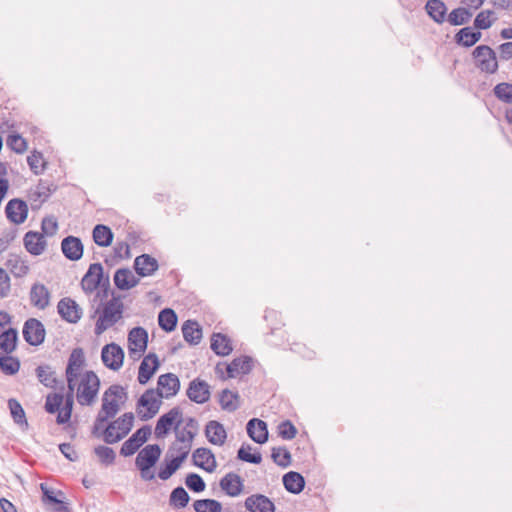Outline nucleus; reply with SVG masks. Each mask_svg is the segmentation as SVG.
Listing matches in <instances>:
<instances>
[{
    "instance_id": "1",
    "label": "nucleus",
    "mask_w": 512,
    "mask_h": 512,
    "mask_svg": "<svg viewBox=\"0 0 512 512\" xmlns=\"http://www.w3.org/2000/svg\"><path fill=\"white\" fill-rule=\"evenodd\" d=\"M85 366L83 350L81 348L73 349L65 371L68 392L62 410L57 415L58 424L69 421L74 403V393L81 406H91L96 402L100 380L93 371L86 370Z\"/></svg>"
},
{
    "instance_id": "2",
    "label": "nucleus",
    "mask_w": 512,
    "mask_h": 512,
    "mask_svg": "<svg viewBox=\"0 0 512 512\" xmlns=\"http://www.w3.org/2000/svg\"><path fill=\"white\" fill-rule=\"evenodd\" d=\"M127 399L125 389L120 385L110 386L103 394L101 409L95 421V430L114 417Z\"/></svg>"
},
{
    "instance_id": "3",
    "label": "nucleus",
    "mask_w": 512,
    "mask_h": 512,
    "mask_svg": "<svg viewBox=\"0 0 512 512\" xmlns=\"http://www.w3.org/2000/svg\"><path fill=\"white\" fill-rule=\"evenodd\" d=\"M97 313L99 317L95 325V334L101 335L122 318L123 303L120 299L112 298L104 304L101 311L97 309L95 314Z\"/></svg>"
},
{
    "instance_id": "4",
    "label": "nucleus",
    "mask_w": 512,
    "mask_h": 512,
    "mask_svg": "<svg viewBox=\"0 0 512 512\" xmlns=\"http://www.w3.org/2000/svg\"><path fill=\"white\" fill-rule=\"evenodd\" d=\"M161 448L157 444H150L141 449L135 459V465L140 471V476L145 481L155 478L152 470L161 456Z\"/></svg>"
},
{
    "instance_id": "5",
    "label": "nucleus",
    "mask_w": 512,
    "mask_h": 512,
    "mask_svg": "<svg viewBox=\"0 0 512 512\" xmlns=\"http://www.w3.org/2000/svg\"><path fill=\"white\" fill-rule=\"evenodd\" d=\"M134 415L125 413L115 421L111 422L104 431V441L109 444L122 440L133 426Z\"/></svg>"
},
{
    "instance_id": "6",
    "label": "nucleus",
    "mask_w": 512,
    "mask_h": 512,
    "mask_svg": "<svg viewBox=\"0 0 512 512\" xmlns=\"http://www.w3.org/2000/svg\"><path fill=\"white\" fill-rule=\"evenodd\" d=\"M161 404L160 395L154 389H149L139 398L137 413L142 420H149L158 413Z\"/></svg>"
},
{
    "instance_id": "7",
    "label": "nucleus",
    "mask_w": 512,
    "mask_h": 512,
    "mask_svg": "<svg viewBox=\"0 0 512 512\" xmlns=\"http://www.w3.org/2000/svg\"><path fill=\"white\" fill-rule=\"evenodd\" d=\"M182 422V412L178 407L172 408L158 419L154 434L158 439H162L168 435L171 430L175 431V427H179Z\"/></svg>"
},
{
    "instance_id": "8",
    "label": "nucleus",
    "mask_w": 512,
    "mask_h": 512,
    "mask_svg": "<svg viewBox=\"0 0 512 512\" xmlns=\"http://www.w3.org/2000/svg\"><path fill=\"white\" fill-rule=\"evenodd\" d=\"M476 65L486 73H494L498 69L497 57L489 46L480 45L473 52Z\"/></svg>"
},
{
    "instance_id": "9",
    "label": "nucleus",
    "mask_w": 512,
    "mask_h": 512,
    "mask_svg": "<svg viewBox=\"0 0 512 512\" xmlns=\"http://www.w3.org/2000/svg\"><path fill=\"white\" fill-rule=\"evenodd\" d=\"M147 331L142 327L133 328L128 334V351L131 357L139 358L146 350Z\"/></svg>"
},
{
    "instance_id": "10",
    "label": "nucleus",
    "mask_w": 512,
    "mask_h": 512,
    "mask_svg": "<svg viewBox=\"0 0 512 512\" xmlns=\"http://www.w3.org/2000/svg\"><path fill=\"white\" fill-rule=\"evenodd\" d=\"M101 359L107 368L117 371L123 365L124 351L116 343L107 344L102 348Z\"/></svg>"
},
{
    "instance_id": "11",
    "label": "nucleus",
    "mask_w": 512,
    "mask_h": 512,
    "mask_svg": "<svg viewBox=\"0 0 512 512\" xmlns=\"http://www.w3.org/2000/svg\"><path fill=\"white\" fill-rule=\"evenodd\" d=\"M150 435L151 428L149 426L141 427L123 443L120 453L123 456L133 455L147 441Z\"/></svg>"
},
{
    "instance_id": "12",
    "label": "nucleus",
    "mask_w": 512,
    "mask_h": 512,
    "mask_svg": "<svg viewBox=\"0 0 512 512\" xmlns=\"http://www.w3.org/2000/svg\"><path fill=\"white\" fill-rule=\"evenodd\" d=\"M23 337L30 345H40L45 338L43 324L35 318L28 319L23 327Z\"/></svg>"
},
{
    "instance_id": "13",
    "label": "nucleus",
    "mask_w": 512,
    "mask_h": 512,
    "mask_svg": "<svg viewBox=\"0 0 512 512\" xmlns=\"http://www.w3.org/2000/svg\"><path fill=\"white\" fill-rule=\"evenodd\" d=\"M180 389L179 378L173 373L160 375L155 390L161 398H171L175 396Z\"/></svg>"
},
{
    "instance_id": "14",
    "label": "nucleus",
    "mask_w": 512,
    "mask_h": 512,
    "mask_svg": "<svg viewBox=\"0 0 512 512\" xmlns=\"http://www.w3.org/2000/svg\"><path fill=\"white\" fill-rule=\"evenodd\" d=\"M60 316L70 323H77L82 317L81 307L71 298H63L57 305Z\"/></svg>"
},
{
    "instance_id": "15",
    "label": "nucleus",
    "mask_w": 512,
    "mask_h": 512,
    "mask_svg": "<svg viewBox=\"0 0 512 512\" xmlns=\"http://www.w3.org/2000/svg\"><path fill=\"white\" fill-rule=\"evenodd\" d=\"M103 277V267L99 263L91 264L81 281V287L85 293L94 292Z\"/></svg>"
},
{
    "instance_id": "16",
    "label": "nucleus",
    "mask_w": 512,
    "mask_h": 512,
    "mask_svg": "<svg viewBox=\"0 0 512 512\" xmlns=\"http://www.w3.org/2000/svg\"><path fill=\"white\" fill-rule=\"evenodd\" d=\"M159 366L160 363L156 354L149 353L146 355L139 366V383L143 385L146 384L153 377Z\"/></svg>"
},
{
    "instance_id": "17",
    "label": "nucleus",
    "mask_w": 512,
    "mask_h": 512,
    "mask_svg": "<svg viewBox=\"0 0 512 512\" xmlns=\"http://www.w3.org/2000/svg\"><path fill=\"white\" fill-rule=\"evenodd\" d=\"M220 488L225 492L226 495L230 497L239 496L244 489V481L243 479L236 473L230 472L227 473L220 480Z\"/></svg>"
},
{
    "instance_id": "18",
    "label": "nucleus",
    "mask_w": 512,
    "mask_h": 512,
    "mask_svg": "<svg viewBox=\"0 0 512 512\" xmlns=\"http://www.w3.org/2000/svg\"><path fill=\"white\" fill-rule=\"evenodd\" d=\"M187 396L193 402L205 403L210 398V386L203 380L194 379L189 384Z\"/></svg>"
},
{
    "instance_id": "19",
    "label": "nucleus",
    "mask_w": 512,
    "mask_h": 512,
    "mask_svg": "<svg viewBox=\"0 0 512 512\" xmlns=\"http://www.w3.org/2000/svg\"><path fill=\"white\" fill-rule=\"evenodd\" d=\"M5 212L7 218L11 222L15 224H21L27 218L28 207L24 201L20 199H12L7 203Z\"/></svg>"
},
{
    "instance_id": "20",
    "label": "nucleus",
    "mask_w": 512,
    "mask_h": 512,
    "mask_svg": "<svg viewBox=\"0 0 512 512\" xmlns=\"http://www.w3.org/2000/svg\"><path fill=\"white\" fill-rule=\"evenodd\" d=\"M246 510L249 512H274V503L265 495L254 494L246 498L244 502Z\"/></svg>"
},
{
    "instance_id": "21",
    "label": "nucleus",
    "mask_w": 512,
    "mask_h": 512,
    "mask_svg": "<svg viewBox=\"0 0 512 512\" xmlns=\"http://www.w3.org/2000/svg\"><path fill=\"white\" fill-rule=\"evenodd\" d=\"M61 249L66 258L72 261L79 260L83 255V244L74 236H68L62 240Z\"/></svg>"
},
{
    "instance_id": "22",
    "label": "nucleus",
    "mask_w": 512,
    "mask_h": 512,
    "mask_svg": "<svg viewBox=\"0 0 512 512\" xmlns=\"http://www.w3.org/2000/svg\"><path fill=\"white\" fill-rule=\"evenodd\" d=\"M192 458L196 466L206 470L207 472H213L217 467L215 456L211 450L207 448L196 449L193 452Z\"/></svg>"
},
{
    "instance_id": "23",
    "label": "nucleus",
    "mask_w": 512,
    "mask_h": 512,
    "mask_svg": "<svg viewBox=\"0 0 512 512\" xmlns=\"http://www.w3.org/2000/svg\"><path fill=\"white\" fill-rule=\"evenodd\" d=\"M205 435L211 444L217 446H222L227 438L224 426L215 420L209 421L206 424Z\"/></svg>"
},
{
    "instance_id": "24",
    "label": "nucleus",
    "mask_w": 512,
    "mask_h": 512,
    "mask_svg": "<svg viewBox=\"0 0 512 512\" xmlns=\"http://www.w3.org/2000/svg\"><path fill=\"white\" fill-rule=\"evenodd\" d=\"M31 304L38 309H45L50 302V293L48 288L41 283H35L30 290Z\"/></svg>"
},
{
    "instance_id": "25",
    "label": "nucleus",
    "mask_w": 512,
    "mask_h": 512,
    "mask_svg": "<svg viewBox=\"0 0 512 512\" xmlns=\"http://www.w3.org/2000/svg\"><path fill=\"white\" fill-rule=\"evenodd\" d=\"M247 433L253 441L263 444L268 439L267 424L257 418L251 419L247 423Z\"/></svg>"
},
{
    "instance_id": "26",
    "label": "nucleus",
    "mask_w": 512,
    "mask_h": 512,
    "mask_svg": "<svg viewBox=\"0 0 512 512\" xmlns=\"http://www.w3.org/2000/svg\"><path fill=\"white\" fill-rule=\"evenodd\" d=\"M114 283L120 290H129L138 285L139 278L130 269L121 268L115 272Z\"/></svg>"
},
{
    "instance_id": "27",
    "label": "nucleus",
    "mask_w": 512,
    "mask_h": 512,
    "mask_svg": "<svg viewBox=\"0 0 512 512\" xmlns=\"http://www.w3.org/2000/svg\"><path fill=\"white\" fill-rule=\"evenodd\" d=\"M134 268L140 276H151L158 269V262L150 255L143 254L136 257Z\"/></svg>"
},
{
    "instance_id": "28",
    "label": "nucleus",
    "mask_w": 512,
    "mask_h": 512,
    "mask_svg": "<svg viewBox=\"0 0 512 512\" xmlns=\"http://www.w3.org/2000/svg\"><path fill=\"white\" fill-rule=\"evenodd\" d=\"M251 368V359L246 356L236 358L225 366L228 378H235L240 374H247L250 372Z\"/></svg>"
},
{
    "instance_id": "29",
    "label": "nucleus",
    "mask_w": 512,
    "mask_h": 512,
    "mask_svg": "<svg viewBox=\"0 0 512 512\" xmlns=\"http://www.w3.org/2000/svg\"><path fill=\"white\" fill-rule=\"evenodd\" d=\"M24 244L28 252L33 255H40L45 249V239L37 232H28L24 237Z\"/></svg>"
},
{
    "instance_id": "30",
    "label": "nucleus",
    "mask_w": 512,
    "mask_h": 512,
    "mask_svg": "<svg viewBox=\"0 0 512 512\" xmlns=\"http://www.w3.org/2000/svg\"><path fill=\"white\" fill-rule=\"evenodd\" d=\"M211 349L220 356H226L233 350L231 340L224 334L214 333L211 337Z\"/></svg>"
},
{
    "instance_id": "31",
    "label": "nucleus",
    "mask_w": 512,
    "mask_h": 512,
    "mask_svg": "<svg viewBox=\"0 0 512 512\" xmlns=\"http://www.w3.org/2000/svg\"><path fill=\"white\" fill-rule=\"evenodd\" d=\"M219 403L223 410L234 412L240 406V397L237 392L224 389L219 395Z\"/></svg>"
},
{
    "instance_id": "32",
    "label": "nucleus",
    "mask_w": 512,
    "mask_h": 512,
    "mask_svg": "<svg viewBox=\"0 0 512 512\" xmlns=\"http://www.w3.org/2000/svg\"><path fill=\"white\" fill-rule=\"evenodd\" d=\"M195 435L196 427L193 419H189L188 422L182 427H175L176 441L179 443L192 445Z\"/></svg>"
},
{
    "instance_id": "33",
    "label": "nucleus",
    "mask_w": 512,
    "mask_h": 512,
    "mask_svg": "<svg viewBox=\"0 0 512 512\" xmlns=\"http://www.w3.org/2000/svg\"><path fill=\"white\" fill-rule=\"evenodd\" d=\"M184 339L190 344H198L202 338V329L195 321L188 320L182 326Z\"/></svg>"
},
{
    "instance_id": "34",
    "label": "nucleus",
    "mask_w": 512,
    "mask_h": 512,
    "mask_svg": "<svg viewBox=\"0 0 512 512\" xmlns=\"http://www.w3.org/2000/svg\"><path fill=\"white\" fill-rule=\"evenodd\" d=\"M285 488L291 493H300L305 485L304 478L297 472H288L283 477Z\"/></svg>"
},
{
    "instance_id": "35",
    "label": "nucleus",
    "mask_w": 512,
    "mask_h": 512,
    "mask_svg": "<svg viewBox=\"0 0 512 512\" xmlns=\"http://www.w3.org/2000/svg\"><path fill=\"white\" fill-rule=\"evenodd\" d=\"M93 240L100 247H107L112 243L113 233L105 225H96L93 229Z\"/></svg>"
},
{
    "instance_id": "36",
    "label": "nucleus",
    "mask_w": 512,
    "mask_h": 512,
    "mask_svg": "<svg viewBox=\"0 0 512 512\" xmlns=\"http://www.w3.org/2000/svg\"><path fill=\"white\" fill-rule=\"evenodd\" d=\"M18 333L16 329L8 330L0 335V354H9L16 348Z\"/></svg>"
},
{
    "instance_id": "37",
    "label": "nucleus",
    "mask_w": 512,
    "mask_h": 512,
    "mask_svg": "<svg viewBox=\"0 0 512 512\" xmlns=\"http://www.w3.org/2000/svg\"><path fill=\"white\" fill-rule=\"evenodd\" d=\"M426 11L437 23H442L446 15V6L440 0H429L426 4Z\"/></svg>"
},
{
    "instance_id": "38",
    "label": "nucleus",
    "mask_w": 512,
    "mask_h": 512,
    "mask_svg": "<svg viewBox=\"0 0 512 512\" xmlns=\"http://www.w3.org/2000/svg\"><path fill=\"white\" fill-rule=\"evenodd\" d=\"M7 268L9 269V271L15 276V277H23L25 276L28 271H29V267L28 265L25 263L24 260H22L19 256H16V255H12L8 260H7Z\"/></svg>"
},
{
    "instance_id": "39",
    "label": "nucleus",
    "mask_w": 512,
    "mask_h": 512,
    "mask_svg": "<svg viewBox=\"0 0 512 512\" xmlns=\"http://www.w3.org/2000/svg\"><path fill=\"white\" fill-rule=\"evenodd\" d=\"M456 37L458 43L462 44L463 46L470 47L481 38V33L479 31L473 30L470 27H465L457 33Z\"/></svg>"
},
{
    "instance_id": "40",
    "label": "nucleus",
    "mask_w": 512,
    "mask_h": 512,
    "mask_svg": "<svg viewBox=\"0 0 512 512\" xmlns=\"http://www.w3.org/2000/svg\"><path fill=\"white\" fill-rule=\"evenodd\" d=\"M158 322L163 330L170 332L176 327L177 316L172 309L166 308L159 313Z\"/></svg>"
},
{
    "instance_id": "41",
    "label": "nucleus",
    "mask_w": 512,
    "mask_h": 512,
    "mask_svg": "<svg viewBox=\"0 0 512 512\" xmlns=\"http://www.w3.org/2000/svg\"><path fill=\"white\" fill-rule=\"evenodd\" d=\"M39 381L46 387L54 388L57 384L55 371L50 366H39L36 369Z\"/></svg>"
},
{
    "instance_id": "42",
    "label": "nucleus",
    "mask_w": 512,
    "mask_h": 512,
    "mask_svg": "<svg viewBox=\"0 0 512 512\" xmlns=\"http://www.w3.org/2000/svg\"><path fill=\"white\" fill-rule=\"evenodd\" d=\"M196 512H221L222 504L214 499L196 500L193 504Z\"/></svg>"
},
{
    "instance_id": "43",
    "label": "nucleus",
    "mask_w": 512,
    "mask_h": 512,
    "mask_svg": "<svg viewBox=\"0 0 512 512\" xmlns=\"http://www.w3.org/2000/svg\"><path fill=\"white\" fill-rule=\"evenodd\" d=\"M27 163L31 169V171L35 175H40L43 173V171L46 168V161L43 158V155L40 152L33 151L28 157H27Z\"/></svg>"
},
{
    "instance_id": "44",
    "label": "nucleus",
    "mask_w": 512,
    "mask_h": 512,
    "mask_svg": "<svg viewBox=\"0 0 512 512\" xmlns=\"http://www.w3.org/2000/svg\"><path fill=\"white\" fill-rule=\"evenodd\" d=\"M7 146L18 154H22L27 150L26 140L18 133H11L6 140Z\"/></svg>"
},
{
    "instance_id": "45",
    "label": "nucleus",
    "mask_w": 512,
    "mask_h": 512,
    "mask_svg": "<svg viewBox=\"0 0 512 512\" xmlns=\"http://www.w3.org/2000/svg\"><path fill=\"white\" fill-rule=\"evenodd\" d=\"M8 406L15 423H17L20 426H27L25 412L20 403L15 399H10L8 402Z\"/></svg>"
},
{
    "instance_id": "46",
    "label": "nucleus",
    "mask_w": 512,
    "mask_h": 512,
    "mask_svg": "<svg viewBox=\"0 0 512 512\" xmlns=\"http://www.w3.org/2000/svg\"><path fill=\"white\" fill-rule=\"evenodd\" d=\"M0 368L5 374L13 375L18 372L20 363L17 358L12 356H2L0 357Z\"/></svg>"
},
{
    "instance_id": "47",
    "label": "nucleus",
    "mask_w": 512,
    "mask_h": 512,
    "mask_svg": "<svg viewBox=\"0 0 512 512\" xmlns=\"http://www.w3.org/2000/svg\"><path fill=\"white\" fill-rule=\"evenodd\" d=\"M251 450L252 448L250 445H242L238 450V458L248 463L259 464L262 460L261 454L251 453Z\"/></svg>"
},
{
    "instance_id": "48",
    "label": "nucleus",
    "mask_w": 512,
    "mask_h": 512,
    "mask_svg": "<svg viewBox=\"0 0 512 512\" xmlns=\"http://www.w3.org/2000/svg\"><path fill=\"white\" fill-rule=\"evenodd\" d=\"M64 397L61 394L54 393L49 394L46 398L45 409L48 413L54 414L62 410L61 405L63 404Z\"/></svg>"
},
{
    "instance_id": "49",
    "label": "nucleus",
    "mask_w": 512,
    "mask_h": 512,
    "mask_svg": "<svg viewBox=\"0 0 512 512\" xmlns=\"http://www.w3.org/2000/svg\"><path fill=\"white\" fill-rule=\"evenodd\" d=\"M495 21L494 13L490 10L481 11L475 18L474 25L478 29H488Z\"/></svg>"
},
{
    "instance_id": "50",
    "label": "nucleus",
    "mask_w": 512,
    "mask_h": 512,
    "mask_svg": "<svg viewBox=\"0 0 512 512\" xmlns=\"http://www.w3.org/2000/svg\"><path fill=\"white\" fill-rule=\"evenodd\" d=\"M494 93L499 100L512 104V84L500 83L495 86Z\"/></svg>"
},
{
    "instance_id": "51",
    "label": "nucleus",
    "mask_w": 512,
    "mask_h": 512,
    "mask_svg": "<svg viewBox=\"0 0 512 512\" xmlns=\"http://www.w3.org/2000/svg\"><path fill=\"white\" fill-rule=\"evenodd\" d=\"M181 464H182V462H180L176 458H173L166 465L160 466L159 471H158V477L161 480L169 479L179 469Z\"/></svg>"
},
{
    "instance_id": "52",
    "label": "nucleus",
    "mask_w": 512,
    "mask_h": 512,
    "mask_svg": "<svg viewBox=\"0 0 512 512\" xmlns=\"http://www.w3.org/2000/svg\"><path fill=\"white\" fill-rule=\"evenodd\" d=\"M471 17V13L465 8L454 9L448 16L452 25H462Z\"/></svg>"
},
{
    "instance_id": "53",
    "label": "nucleus",
    "mask_w": 512,
    "mask_h": 512,
    "mask_svg": "<svg viewBox=\"0 0 512 512\" xmlns=\"http://www.w3.org/2000/svg\"><path fill=\"white\" fill-rule=\"evenodd\" d=\"M171 502L179 507H185L189 501V495L182 487L175 488L170 497Z\"/></svg>"
},
{
    "instance_id": "54",
    "label": "nucleus",
    "mask_w": 512,
    "mask_h": 512,
    "mask_svg": "<svg viewBox=\"0 0 512 512\" xmlns=\"http://www.w3.org/2000/svg\"><path fill=\"white\" fill-rule=\"evenodd\" d=\"M272 458L279 466L287 467L290 464V453L285 448H273Z\"/></svg>"
},
{
    "instance_id": "55",
    "label": "nucleus",
    "mask_w": 512,
    "mask_h": 512,
    "mask_svg": "<svg viewBox=\"0 0 512 512\" xmlns=\"http://www.w3.org/2000/svg\"><path fill=\"white\" fill-rule=\"evenodd\" d=\"M95 454L97 455L99 460L106 465L113 463V461L115 459L114 451L107 446L96 447Z\"/></svg>"
},
{
    "instance_id": "56",
    "label": "nucleus",
    "mask_w": 512,
    "mask_h": 512,
    "mask_svg": "<svg viewBox=\"0 0 512 512\" xmlns=\"http://www.w3.org/2000/svg\"><path fill=\"white\" fill-rule=\"evenodd\" d=\"M185 484L189 489L195 492H201L205 489L203 479L195 473H191L186 477Z\"/></svg>"
},
{
    "instance_id": "57",
    "label": "nucleus",
    "mask_w": 512,
    "mask_h": 512,
    "mask_svg": "<svg viewBox=\"0 0 512 512\" xmlns=\"http://www.w3.org/2000/svg\"><path fill=\"white\" fill-rule=\"evenodd\" d=\"M278 433L283 439L291 440L296 436L297 430L290 421H285L279 425Z\"/></svg>"
},
{
    "instance_id": "58",
    "label": "nucleus",
    "mask_w": 512,
    "mask_h": 512,
    "mask_svg": "<svg viewBox=\"0 0 512 512\" xmlns=\"http://www.w3.org/2000/svg\"><path fill=\"white\" fill-rule=\"evenodd\" d=\"M191 446L192 445H187L186 443L182 444L175 440L171 447V450L177 453V455L174 458H176L180 462H183L188 456L191 450Z\"/></svg>"
},
{
    "instance_id": "59",
    "label": "nucleus",
    "mask_w": 512,
    "mask_h": 512,
    "mask_svg": "<svg viewBox=\"0 0 512 512\" xmlns=\"http://www.w3.org/2000/svg\"><path fill=\"white\" fill-rule=\"evenodd\" d=\"M11 289L10 278L7 272L0 268V298L8 296Z\"/></svg>"
},
{
    "instance_id": "60",
    "label": "nucleus",
    "mask_w": 512,
    "mask_h": 512,
    "mask_svg": "<svg viewBox=\"0 0 512 512\" xmlns=\"http://www.w3.org/2000/svg\"><path fill=\"white\" fill-rule=\"evenodd\" d=\"M40 488L43 492V502L46 504H54L55 506H58L62 503L61 500L57 499L54 495V491L48 489L47 485L42 483L40 485Z\"/></svg>"
},
{
    "instance_id": "61",
    "label": "nucleus",
    "mask_w": 512,
    "mask_h": 512,
    "mask_svg": "<svg viewBox=\"0 0 512 512\" xmlns=\"http://www.w3.org/2000/svg\"><path fill=\"white\" fill-rule=\"evenodd\" d=\"M42 230L47 235H53L57 230V222L54 218H45L42 221Z\"/></svg>"
},
{
    "instance_id": "62",
    "label": "nucleus",
    "mask_w": 512,
    "mask_h": 512,
    "mask_svg": "<svg viewBox=\"0 0 512 512\" xmlns=\"http://www.w3.org/2000/svg\"><path fill=\"white\" fill-rule=\"evenodd\" d=\"M61 453L70 461H76L78 458L77 452L69 443H63L59 446Z\"/></svg>"
},
{
    "instance_id": "63",
    "label": "nucleus",
    "mask_w": 512,
    "mask_h": 512,
    "mask_svg": "<svg viewBox=\"0 0 512 512\" xmlns=\"http://www.w3.org/2000/svg\"><path fill=\"white\" fill-rule=\"evenodd\" d=\"M11 317L8 313L0 311V335L8 330H12L10 327Z\"/></svg>"
},
{
    "instance_id": "64",
    "label": "nucleus",
    "mask_w": 512,
    "mask_h": 512,
    "mask_svg": "<svg viewBox=\"0 0 512 512\" xmlns=\"http://www.w3.org/2000/svg\"><path fill=\"white\" fill-rule=\"evenodd\" d=\"M500 58L508 60L512 58V42H506L499 46Z\"/></svg>"
}]
</instances>
